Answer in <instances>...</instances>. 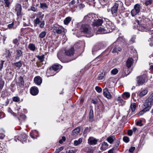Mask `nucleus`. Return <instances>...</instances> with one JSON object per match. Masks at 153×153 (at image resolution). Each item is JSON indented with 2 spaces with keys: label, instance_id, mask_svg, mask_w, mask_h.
<instances>
[{
  "label": "nucleus",
  "instance_id": "nucleus-24",
  "mask_svg": "<svg viewBox=\"0 0 153 153\" xmlns=\"http://www.w3.org/2000/svg\"><path fill=\"white\" fill-rule=\"evenodd\" d=\"M138 29L139 30L141 31H147L148 30L146 29L145 27L142 25V24H141L140 25V26L138 27Z\"/></svg>",
  "mask_w": 153,
  "mask_h": 153
},
{
  "label": "nucleus",
  "instance_id": "nucleus-10",
  "mask_svg": "<svg viewBox=\"0 0 153 153\" xmlns=\"http://www.w3.org/2000/svg\"><path fill=\"white\" fill-rule=\"evenodd\" d=\"M15 10L16 12L17 16H19L21 15L22 8L21 5L19 4H16L15 6Z\"/></svg>",
  "mask_w": 153,
  "mask_h": 153
},
{
  "label": "nucleus",
  "instance_id": "nucleus-45",
  "mask_svg": "<svg viewBox=\"0 0 153 153\" xmlns=\"http://www.w3.org/2000/svg\"><path fill=\"white\" fill-rule=\"evenodd\" d=\"M6 56L7 57H9L11 55L9 50L7 49L6 50Z\"/></svg>",
  "mask_w": 153,
  "mask_h": 153
},
{
  "label": "nucleus",
  "instance_id": "nucleus-9",
  "mask_svg": "<svg viewBox=\"0 0 153 153\" xmlns=\"http://www.w3.org/2000/svg\"><path fill=\"white\" fill-rule=\"evenodd\" d=\"M74 50L73 47H71L70 48L65 50V55L69 56H73L74 54Z\"/></svg>",
  "mask_w": 153,
  "mask_h": 153
},
{
  "label": "nucleus",
  "instance_id": "nucleus-63",
  "mask_svg": "<svg viewBox=\"0 0 153 153\" xmlns=\"http://www.w3.org/2000/svg\"><path fill=\"white\" fill-rule=\"evenodd\" d=\"M119 143H120V142H119V141H117L116 143L115 144V146H116V148L118 146L119 144Z\"/></svg>",
  "mask_w": 153,
  "mask_h": 153
},
{
  "label": "nucleus",
  "instance_id": "nucleus-46",
  "mask_svg": "<svg viewBox=\"0 0 153 153\" xmlns=\"http://www.w3.org/2000/svg\"><path fill=\"white\" fill-rule=\"evenodd\" d=\"M13 100L15 102H18L20 100V99L18 97H13Z\"/></svg>",
  "mask_w": 153,
  "mask_h": 153
},
{
  "label": "nucleus",
  "instance_id": "nucleus-21",
  "mask_svg": "<svg viewBox=\"0 0 153 153\" xmlns=\"http://www.w3.org/2000/svg\"><path fill=\"white\" fill-rule=\"evenodd\" d=\"M1 2L3 4L5 7H9L11 4V2L10 0H3Z\"/></svg>",
  "mask_w": 153,
  "mask_h": 153
},
{
  "label": "nucleus",
  "instance_id": "nucleus-14",
  "mask_svg": "<svg viewBox=\"0 0 153 153\" xmlns=\"http://www.w3.org/2000/svg\"><path fill=\"white\" fill-rule=\"evenodd\" d=\"M24 81L23 80V77L20 76L18 78V81L16 83L17 86L21 88H23L24 86Z\"/></svg>",
  "mask_w": 153,
  "mask_h": 153
},
{
  "label": "nucleus",
  "instance_id": "nucleus-50",
  "mask_svg": "<svg viewBox=\"0 0 153 153\" xmlns=\"http://www.w3.org/2000/svg\"><path fill=\"white\" fill-rule=\"evenodd\" d=\"M4 61L1 60V63H0V69L1 70L3 68V65L4 64Z\"/></svg>",
  "mask_w": 153,
  "mask_h": 153
},
{
  "label": "nucleus",
  "instance_id": "nucleus-53",
  "mask_svg": "<svg viewBox=\"0 0 153 153\" xmlns=\"http://www.w3.org/2000/svg\"><path fill=\"white\" fill-rule=\"evenodd\" d=\"M45 25V22L44 21H42L40 24L39 26L41 28H43Z\"/></svg>",
  "mask_w": 153,
  "mask_h": 153
},
{
  "label": "nucleus",
  "instance_id": "nucleus-54",
  "mask_svg": "<svg viewBox=\"0 0 153 153\" xmlns=\"http://www.w3.org/2000/svg\"><path fill=\"white\" fill-rule=\"evenodd\" d=\"M76 152V149L74 150H69L68 152V153H75Z\"/></svg>",
  "mask_w": 153,
  "mask_h": 153
},
{
  "label": "nucleus",
  "instance_id": "nucleus-12",
  "mask_svg": "<svg viewBox=\"0 0 153 153\" xmlns=\"http://www.w3.org/2000/svg\"><path fill=\"white\" fill-rule=\"evenodd\" d=\"M98 140L93 137H90L88 140V143L91 145H94L97 144Z\"/></svg>",
  "mask_w": 153,
  "mask_h": 153
},
{
  "label": "nucleus",
  "instance_id": "nucleus-29",
  "mask_svg": "<svg viewBox=\"0 0 153 153\" xmlns=\"http://www.w3.org/2000/svg\"><path fill=\"white\" fill-rule=\"evenodd\" d=\"M82 139L80 138L78 140H75L74 142V145L75 146H77L80 144L82 142Z\"/></svg>",
  "mask_w": 153,
  "mask_h": 153
},
{
  "label": "nucleus",
  "instance_id": "nucleus-30",
  "mask_svg": "<svg viewBox=\"0 0 153 153\" xmlns=\"http://www.w3.org/2000/svg\"><path fill=\"white\" fill-rule=\"evenodd\" d=\"M148 92V90L145 89L141 91L139 94V96L140 97H142L145 96Z\"/></svg>",
  "mask_w": 153,
  "mask_h": 153
},
{
  "label": "nucleus",
  "instance_id": "nucleus-17",
  "mask_svg": "<svg viewBox=\"0 0 153 153\" xmlns=\"http://www.w3.org/2000/svg\"><path fill=\"white\" fill-rule=\"evenodd\" d=\"M34 82L37 85H40L42 83V79L41 77L37 76L35 77L34 79Z\"/></svg>",
  "mask_w": 153,
  "mask_h": 153
},
{
  "label": "nucleus",
  "instance_id": "nucleus-42",
  "mask_svg": "<svg viewBox=\"0 0 153 153\" xmlns=\"http://www.w3.org/2000/svg\"><path fill=\"white\" fill-rule=\"evenodd\" d=\"M118 72V70L116 68H114L111 71V73L114 75L116 74Z\"/></svg>",
  "mask_w": 153,
  "mask_h": 153
},
{
  "label": "nucleus",
  "instance_id": "nucleus-41",
  "mask_svg": "<svg viewBox=\"0 0 153 153\" xmlns=\"http://www.w3.org/2000/svg\"><path fill=\"white\" fill-rule=\"evenodd\" d=\"M123 140L124 142L127 143L129 141V138L127 136H124L123 138Z\"/></svg>",
  "mask_w": 153,
  "mask_h": 153
},
{
  "label": "nucleus",
  "instance_id": "nucleus-27",
  "mask_svg": "<svg viewBox=\"0 0 153 153\" xmlns=\"http://www.w3.org/2000/svg\"><path fill=\"white\" fill-rule=\"evenodd\" d=\"M150 109H148L146 107H144V109L140 111L138 114V115L141 116L143 115L145 112L149 111Z\"/></svg>",
  "mask_w": 153,
  "mask_h": 153
},
{
  "label": "nucleus",
  "instance_id": "nucleus-43",
  "mask_svg": "<svg viewBox=\"0 0 153 153\" xmlns=\"http://www.w3.org/2000/svg\"><path fill=\"white\" fill-rule=\"evenodd\" d=\"M95 89L96 91L98 93H100L102 91V88L100 87L97 86L95 87Z\"/></svg>",
  "mask_w": 153,
  "mask_h": 153
},
{
  "label": "nucleus",
  "instance_id": "nucleus-62",
  "mask_svg": "<svg viewBox=\"0 0 153 153\" xmlns=\"http://www.w3.org/2000/svg\"><path fill=\"white\" fill-rule=\"evenodd\" d=\"M75 3V0H72L71 2L70 3V4L71 5H73Z\"/></svg>",
  "mask_w": 153,
  "mask_h": 153
},
{
  "label": "nucleus",
  "instance_id": "nucleus-48",
  "mask_svg": "<svg viewBox=\"0 0 153 153\" xmlns=\"http://www.w3.org/2000/svg\"><path fill=\"white\" fill-rule=\"evenodd\" d=\"M13 43L14 44H16L18 45L19 44L18 40L17 39H15L13 40Z\"/></svg>",
  "mask_w": 153,
  "mask_h": 153
},
{
  "label": "nucleus",
  "instance_id": "nucleus-55",
  "mask_svg": "<svg viewBox=\"0 0 153 153\" xmlns=\"http://www.w3.org/2000/svg\"><path fill=\"white\" fill-rule=\"evenodd\" d=\"M132 130H129L128 131V134L129 136H131L132 134Z\"/></svg>",
  "mask_w": 153,
  "mask_h": 153
},
{
  "label": "nucleus",
  "instance_id": "nucleus-26",
  "mask_svg": "<svg viewBox=\"0 0 153 153\" xmlns=\"http://www.w3.org/2000/svg\"><path fill=\"white\" fill-rule=\"evenodd\" d=\"M105 75V72H102L101 73V74H99L97 77V80L99 81L102 80L103 79Z\"/></svg>",
  "mask_w": 153,
  "mask_h": 153
},
{
  "label": "nucleus",
  "instance_id": "nucleus-23",
  "mask_svg": "<svg viewBox=\"0 0 153 153\" xmlns=\"http://www.w3.org/2000/svg\"><path fill=\"white\" fill-rule=\"evenodd\" d=\"M115 139V136L112 135L108 137L107 139V140L110 143L112 144Z\"/></svg>",
  "mask_w": 153,
  "mask_h": 153
},
{
  "label": "nucleus",
  "instance_id": "nucleus-58",
  "mask_svg": "<svg viewBox=\"0 0 153 153\" xmlns=\"http://www.w3.org/2000/svg\"><path fill=\"white\" fill-rule=\"evenodd\" d=\"M85 7V5L82 3L80 4L79 5V7L80 9H82Z\"/></svg>",
  "mask_w": 153,
  "mask_h": 153
},
{
  "label": "nucleus",
  "instance_id": "nucleus-2",
  "mask_svg": "<svg viewBox=\"0 0 153 153\" xmlns=\"http://www.w3.org/2000/svg\"><path fill=\"white\" fill-rule=\"evenodd\" d=\"M91 28L90 26L87 24L82 25L80 29L81 32L87 33L88 35V37H90L93 35V33L91 32Z\"/></svg>",
  "mask_w": 153,
  "mask_h": 153
},
{
  "label": "nucleus",
  "instance_id": "nucleus-18",
  "mask_svg": "<svg viewBox=\"0 0 153 153\" xmlns=\"http://www.w3.org/2000/svg\"><path fill=\"white\" fill-rule=\"evenodd\" d=\"M134 60L131 58H129L126 62V66L128 68L131 67Z\"/></svg>",
  "mask_w": 153,
  "mask_h": 153
},
{
  "label": "nucleus",
  "instance_id": "nucleus-1",
  "mask_svg": "<svg viewBox=\"0 0 153 153\" xmlns=\"http://www.w3.org/2000/svg\"><path fill=\"white\" fill-rule=\"evenodd\" d=\"M122 4V2L120 1H116L114 5L111 8V11L112 16L114 17H116L118 15V9L119 4Z\"/></svg>",
  "mask_w": 153,
  "mask_h": 153
},
{
  "label": "nucleus",
  "instance_id": "nucleus-11",
  "mask_svg": "<svg viewBox=\"0 0 153 153\" xmlns=\"http://www.w3.org/2000/svg\"><path fill=\"white\" fill-rule=\"evenodd\" d=\"M103 22V21L102 19L94 20L92 25L94 27H98L101 25Z\"/></svg>",
  "mask_w": 153,
  "mask_h": 153
},
{
  "label": "nucleus",
  "instance_id": "nucleus-35",
  "mask_svg": "<svg viewBox=\"0 0 153 153\" xmlns=\"http://www.w3.org/2000/svg\"><path fill=\"white\" fill-rule=\"evenodd\" d=\"M131 108V110L132 112H134L135 110L136 106L135 103H131L130 106Z\"/></svg>",
  "mask_w": 153,
  "mask_h": 153
},
{
  "label": "nucleus",
  "instance_id": "nucleus-61",
  "mask_svg": "<svg viewBox=\"0 0 153 153\" xmlns=\"http://www.w3.org/2000/svg\"><path fill=\"white\" fill-rule=\"evenodd\" d=\"M114 150V149L112 148V149H111L110 150H109L108 152V153H113V151Z\"/></svg>",
  "mask_w": 153,
  "mask_h": 153
},
{
  "label": "nucleus",
  "instance_id": "nucleus-16",
  "mask_svg": "<svg viewBox=\"0 0 153 153\" xmlns=\"http://www.w3.org/2000/svg\"><path fill=\"white\" fill-rule=\"evenodd\" d=\"M80 130V127H78L74 129L72 132L71 135L74 137L76 136L79 133Z\"/></svg>",
  "mask_w": 153,
  "mask_h": 153
},
{
  "label": "nucleus",
  "instance_id": "nucleus-37",
  "mask_svg": "<svg viewBox=\"0 0 153 153\" xmlns=\"http://www.w3.org/2000/svg\"><path fill=\"white\" fill-rule=\"evenodd\" d=\"M34 26H36L37 25L39 24L40 22V21L39 19L36 18L35 20H34Z\"/></svg>",
  "mask_w": 153,
  "mask_h": 153
},
{
  "label": "nucleus",
  "instance_id": "nucleus-40",
  "mask_svg": "<svg viewBox=\"0 0 153 153\" xmlns=\"http://www.w3.org/2000/svg\"><path fill=\"white\" fill-rule=\"evenodd\" d=\"M4 84V81L2 80H0V88L1 89H2L3 88Z\"/></svg>",
  "mask_w": 153,
  "mask_h": 153
},
{
  "label": "nucleus",
  "instance_id": "nucleus-20",
  "mask_svg": "<svg viewBox=\"0 0 153 153\" xmlns=\"http://www.w3.org/2000/svg\"><path fill=\"white\" fill-rule=\"evenodd\" d=\"M22 53L23 52L21 50L19 49L16 50V59H19L20 57L22 56Z\"/></svg>",
  "mask_w": 153,
  "mask_h": 153
},
{
  "label": "nucleus",
  "instance_id": "nucleus-64",
  "mask_svg": "<svg viewBox=\"0 0 153 153\" xmlns=\"http://www.w3.org/2000/svg\"><path fill=\"white\" fill-rule=\"evenodd\" d=\"M29 25H30V23H29L28 24H27L25 23H23V26H29Z\"/></svg>",
  "mask_w": 153,
  "mask_h": 153
},
{
  "label": "nucleus",
  "instance_id": "nucleus-31",
  "mask_svg": "<svg viewBox=\"0 0 153 153\" xmlns=\"http://www.w3.org/2000/svg\"><path fill=\"white\" fill-rule=\"evenodd\" d=\"M28 48L30 50L34 51L36 49V47L35 45L33 44H30L28 45Z\"/></svg>",
  "mask_w": 153,
  "mask_h": 153
},
{
  "label": "nucleus",
  "instance_id": "nucleus-51",
  "mask_svg": "<svg viewBox=\"0 0 153 153\" xmlns=\"http://www.w3.org/2000/svg\"><path fill=\"white\" fill-rule=\"evenodd\" d=\"M135 147H131L129 149V152L131 153H132L134 150H135Z\"/></svg>",
  "mask_w": 153,
  "mask_h": 153
},
{
  "label": "nucleus",
  "instance_id": "nucleus-52",
  "mask_svg": "<svg viewBox=\"0 0 153 153\" xmlns=\"http://www.w3.org/2000/svg\"><path fill=\"white\" fill-rule=\"evenodd\" d=\"M135 37H132L130 40V42L131 43H133L135 42Z\"/></svg>",
  "mask_w": 153,
  "mask_h": 153
},
{
  "label": "nucleus",
  "instance_id": "nucleus-25",
  "mask_svg": "<svg viewBox=\"0 0 153 153\" xmlns=\"http://www.w3.org/2000/svg\"><path fill=\"white\" fill-rule=\"evenodd\" d=\"M121 48L118 46H116L114 47L112 51L113 53H117L118 51H121Z\"/></svg>",
  "mask_w": 153,
  "mask_h": 153
},
{
  "label": "nucleus",
  "instance_id": "nucleus-39",
  "mask_svg": "<svg viewBox=\"0 0 153 153\" xmlns=\"http://www.w3.org/2000/svg\"><path fill=\"white\" fill-rule=\"evenodd\" d=\"M37 58L39 60H40V62H43L44 60V55H43L41 56H37Z\"/></svg>",
  "mask_w": 153,
  "mask_h": 153
},
{
  "label": "nucleus",
  "instance_id": "nucleus-36",
  "mask_svg": "<svg viewBox=\"0 0 153 153\" xmlns=\"http://www.w3.org/2000/svg\"><path fill=\"white\" fill-rule=\"evenodd\" d=\"M46 34V32L45 31H43L41 32L39 35V37L40 38H44Z\"/></svg>",
  "mask_w": 153,
  "mask_h": 153
},
{
  "label": "nucleus",
  "instance_id": "nucleus-13",
  "mask_svg": "<svg viewBox=\"0 0 153 153\" xmlns=\"http://www.w3.org/2000/svg\"><path fill=\"white\" fill-rule=\"evenodd\" d=\"M103 94L104 96L108 99H111L112 96L108 91V89L105 88L103 90Z\"/></svg>",
  "mask_w": 153,
  "mask_h": 153
},
{
  "label": "nucleus",
  "instance_id": "nucleus-56",
  "mask_svg": "<svg viewBox=\"0 0 153 153\" xmlns=\"http://www.w3.org/2000/svg\"><path fill=\"white\" fill-rule=\"evenodd\" d=\"M136 125L140 126H141L143 125L141 122V121H138L136 123Z\"/></svg>",
  "mask_w": 153,
  "mask_h": 153
},
{
  "label": "nucleus",
  "instance_id": "nucleus-47",
  "mask_svg": "<svg viewBox=\"0 0 153 153\" xmlns=\"http://www.w3.org/2000/svg\"><path fill=\"white\" fill-rule=\"evenodd\" d=\"M123 95L125 96L127 98H128L130 97V94L129 92H125L123 93Z\"/></svg>",
  "mask_w": 153,
  "mask_h": 153
},
{
  "label": "nucleus",
  "instance_id": "nucleus-6",
  "mask_svg": "<svg viewBox=\"0 0 153 153\" xmlns=\"http://www.w3.org/2000/svg\"><path fill=\"white\" fill-rule=\"evenodd\" d=\"M140 11V5L139 4H136L134 8L131 11V14L132 16H134L139 13Z\"/></svg>",
  "mask_w": 153,
  "mask_h": 153
},
{
  "label": "nucleus",
  "instance_id": "nucleus-28",
  "mask_svg": "<svg viewBox=\"0 0 153 153\" xmlns=\"http://www.w3.org/2000/svg\"><path fill=\"white\" fill-rule=\"evenodd\" d=\"M40 7L43 10H46L48 8V6L45 3H40Z\"/></svg>",
  "mask_w": 153,
  "mask_h": 153
},
{
  "label": "nucleus",
  "instance_id": "nucleus-15",
  "mask_svg": "<svg viewBox=\"0 0 153 153\" xmlns=\"http://www.w3.org/2000/svg\"><path fill=\"white\" fill-rule=\"evenodd\" d=\"M39 92V90L37 87H33L30 89V93L33 95H37Z\"/></svg>",
  "mask_w": 153,
  "mask_h": 153
},
{
  "label": "nucleus",
  "instance_id": "nucleus-34",
  "mask_svg": "<svg viewBox=\"0 0 153 153\" xmlns=\"http://www.w3.org/2000/svg\"><path fill=\"white\" fill-rule=\"evenodd\" d=\"M13 65L19 68H20L22 66V63L20 61L18 62L14 63H13Z\"/></svg>",
  "mask_w": 153,
  "mask_h": 153
},
{
  "label": "nucleus",
  "instance_id": "nucleus-38",
  "mask_svg": "<svg viewBox=\"0 0 153 153\" xmlns=\"http://www.w3.org/2000/svg\"><path fill=\"white\" fill-rule=\"evenodd\" d=\"M153 2V0H146L145 3V5L147 6L151 4Z\"/></svg>",
  "mask_w": 153,
  "mask_h": 153
},
{
  "label": "nucleus",
  "instance_id": "nucleus-59",
  "mask_svg": "<svg viewBox=\"0 0 153 153\" xmlns=\"http://www.w3.org/2000/svg\"><path fill=\"white\" fill-rule=\"evenodd\" d=\"M31 10L34 12H36V8L34 7H31Z\"/></svg>",
  "mask_w": 153,
  "mask_h": 153
},
{
  "label": "nucleus",
  "instance_id": "nucleus-8",
  "mask_svg": "<svg viewBox=\"0 0 153 153\" xmlns=\"http://www.w3.org/2000/svg\"><path fill=\"white\" fill-rule=\"evenodd\" d=\"M62 68V66L60 65H54L49 68V69L48 70V71L49 72H52L53 71H56L58 70H59L61 69Z\"/></svg>",
  "mask_w": 153,
  "mask_h": 153
},
{
  "label": "nucleus",
  "instance_id": "nucleus-44",
  "mask_svg": "<svg viewBox=\"0 0 153 153\" xmlns=\"http://www.w3.org/2000/svg\"><path fill=\"white\" fill-rule=\"evenodd\" d=\"M117 100L122 104H124L125 103V101L120 97H118Z\"/></svg>",
  "mask_w": 153,
  "mask_h": 153
},
{
  "label": "nucleus",
  "instance_id": "nucleus-57",
  "mask_svg": "<svg viewBox=\"0 0 153 153\" xmlns=\"http://www.w3.org/2000/svg\"><path fill=\"white\" fill-rule=\"evenodd\" d=\"M5 136V135L3 133H0V139H3Z\"/></svg>",
  "mask_w": 153,
  "mask_h": 153
},
{
  "label": "nucleus",
  "instance_id": "nucleus-7",
  "mask_svg": "<svg viewBox=\"0 0 153 153\" xmlns=\"http://www.w3.org/2000/svg\"><path fill=\"white\" fill-rule=\"evenodd\" d=\"M57 56L60 60L63 63L68 62L73 59H65L64 56L62 55V52L61 51H59L57 54Z\"/></svg>",
  "mask_w": 153,
  "mask_h": 153
},
{
  "label": "nucleus",
  "instance_id": "nucleus-5",
  "mask_svg": "<svg viewBox=\"0 0 153 153\" xmlns=\"http://www.w3.org/2000/svg\"><path fill=\"white\" fill-rule=\"evenodd\" d=\"M112 31V28L108 25H106L105 28H99L98 32L101 34H104L109 33Z\"/></svg>",
  "mask_w": 153,
  "mask_h": 153
},
{
  "label": "nucleus",
  "instance_id": "nucleus-60",
  "mask_svg": "<svg viewBox=\"0 0 153 153\" xmlns=\"http://www.w3.org/2000/svg\"><path fill=\"white\" fill-rule=\"evenodd\" d=\"M89 17L88 16V15H87L85 16L84 18V19L85 20H87L88 21V20H89Z\"/></svg>",
  "mask_w": 153,
  "mask_h": 153
},
{
  "label": "nucleus",
  "instance_id": "nucleus-22",
  "mask_svg": "<svg viewBox=\"0 0 153 153\" xmlns=\"http://www.w3.org/2000/svg\"><path fill=\"white\" fill-rule=\"evenodd\" d=\"M108 145L106 142H103L102 143L100 149L104 151L108 148Z\"/></svg>",
  "mask_w": 153,
  "mask_h": 153
},
{
  "label": "nucleus",
  "instance_id": "nucleus-19",
  "mask_svg": "<svg viewBox=\"0 0 153 153\" xmlns=\"http://www.w3.org/2000/svg\"><path fill=\"white\" fill-rule=\"evenodd\" d=\"M63 29H60L59 28L57 27H54L53 29L54 33L58 34H60L62 33L63 31Z\"/></svg>",
  "mask_w": 153,
  "mask_h": 153
},
{
  "label": "nucleus",
  "instance_id": "nucleus-4",
  "mask_svg": "<svg viewBox=\"0 0 153 153\" xmlns=\"http://www.w3.org/2000/svg\"><path fill=\"white\" fill-rule=\"evenodd\" d=\"M153 102V93H152L146 100L143 104L144 107H146L148 109H150L151 108V105Z\"/></svg>",
  "mask_w": 153,
  "mask_h": 153
},
{
  "label": "nucleus",
  "instance_id": "nucleus-32",
  "mask_svg": "<svg viewBox=\"0 0 153 153\" xmlns=\"http://www.w3.org/2000/svg\"><path fill=\"white\" fill-rule=\"evenodd\" d=\"M94 117V114L93 110L92 109H91L89 112V118L91 121H92V119Z\"/></svg>",
  "mask_w": 153,
  "mask_h": 153
},
{
  "label": "nucleus",
  "instance_id": "nucleus-3",
  "mask_svg": "<svg viewBox=\"0 0 153 153\" xmlns=\"http://www.w3.org/2000/svg\"><path fill=\"white\" fill-rule=\"evenodd\" d=\"M147 81V76L145 74L142 75L137 77V82L139 86L143 85Z\"/></svg>",
  "mask_w": 153,
  "mask_h": 153
},
{
  "label": "nucleus",
  "instance_id": "nucleus-49",
  "mask_svg": "<svg viewBox=\"0 0 153 153\" xmlns=\"http://www.w3.org/2000/svg\"><path fill=\"white\" fill-rule=\"evenodd\" d=\"M14 24V23L13 22L11 24H9L8 25V27H9V28H11L13 27V28H16V26L15 27H13V25Z\"/></svg>",
  "mask_w": 153,
  "mask_h": 153
},
{
  "label": "nucleus",
  "instance_id": "nucleus-33",
  "mask_svg": "<svg viewBox=\"0 0 153 153\" xmlns=\"http://www.w3.org/2000/svg\"><path fill=\"white\" fill-rule=\"evenodd\" d=\"M71 18L69 17L66 18L64 21V23L65 25H67L71 21Z\"/></svg>",
  "mask_w": 153,
  "mask_h": 153
}]
</instances>
